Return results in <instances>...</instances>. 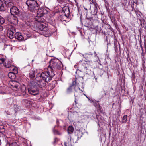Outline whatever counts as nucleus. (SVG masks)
<instances>
[{
    "mask_svg": "<svg viewBox=\"0 0 146 146\" xmlns=\"http://www.w3.org/2000/svg\"><path fill=\"white\" fill-rule=\"evenodd\" d=\"M9 85L12 88H15L14 90L17 93L15 94V96H25L26 94V86L15 81H13L9 82Z\"/></svg>",
    "mask_w": 146,
    "mask_h": 146,
    "instance_id": "f257e3e1",
    "label": "nucleus"
},
{
    "mask_svg": "<svg viewBox=\"0 0 146 146\" xmlns=\"http://www.w3.org/2000/svg\"><path fill=\"white\" fill-rule=\"evenodd\" d=\"M63 66V65L61 61L58 59H53L50 61V64L48 68V70L50 69L54 73V71L62 69Z\"/></svg>",
    "mask_w": 146,
    "mask_h": 146,
    "instance_id": "f03ea898",
    "label": "nucleus"
},
{
    "mask_svg": "<svg viewBox=\"0 0 146 146\" xmlns=\"http://www.w3.org/2000/svg\"><path fill=\"white\" fill-rule=\"evenodd\" d=\"M48 71L44 72L38 74V76L47 82H49L52 78L54 76V73L49 69Z\"/></svg>",
    "mask_w": 146,
    "mask_h": 146,
    "instance_id": "7ed1b4c3",
    "label": "nucleus"
},
{
    "mask_svg": "<svg viewBox=\"0 0 146 146\" xmlns=\"http://www.w3.org/2000/svg\"><path fill=\"white\" fill-rule=\"evenodd\" d=\"M26 3L28 7L29 10L31 12L37 11L38 9V5L35 1L27 0L26 1Z\"/></svg>",
    "mask_w": 146,
    "mask_h": 146,
    "instance_id": "20e7f679",
    "label": "nucleus"
},
{
    "mask_svg": "<svg viewBox=\"0 0 146 146\" xmlns=\"http://www.w3.org/2000/svg\"><path fill=\"white\" fill-rule=\"evenodd\" d=\"M37 11V15L35 17L36 21H41L42 17L46 14L48 13V11L44 7L38 9Z\"/></svg>",
    "mask_w": 146,
    "mask_h": 146,
    "instance_id": "39448f33",
    "label": "nucleus"
},
{
    "mask_svg": "<svg viewBox=\"0 0 146 146\" xmlns=\"http://www.w3.org/2000/svg\"><path fill=\"white\" fill-rule=\"evenodd\" d=\"M41 21H36L37 22L35 24L36 27L37 29H38L41 31H46L47 30V27L46 24L43 22V20L42 19Z\"/></svg>",
    "mask_w": 146,
    "mask_h": 146,
    "instance_id": "423d86ee",
    "label": "nucleus"
},
{
    "mask_svg": "<svg viewBox=\"0 0 146 146\" xmlns=\"http://www.w3.org/2000/svg\"><path fill=\"white\" fill-rule=\"evenodd\" d=\"M36 82H35V83H36L37 86L40 87L45 86L47 82L41 78V77L38 76V74L37 75L36 79Z\"/></svg>",
    "mask_w": 146,
    "mask_h": 146,
    "instance_id": "0eeeda50",
    "label": "nucleus"
},
{
    "mask_svg": "<svg viewBox=\"0 0 146 146\" xmlns=\"http://www.w3.org/2000/svg\"><path fill=\"white\" fill-rule=\"evenodd\" d=\"M72 88L75 89V92H74V96L75 97H76L78 95V92L80 90V89L77 86L75 87L74 85H72L67 89V92L68 93L72 91Z\"/></svg>",
    "mask_w": 146,
    "mask_h": 146,
    "instance_id": "6e6552de",
    "label": "nucleus"
},
{
    "mask_svg": "<svg viewBox=\"0 0 146 146\" xmlns=\"http://www.w3.org/2000/svg\"><path fill=\"white\" fill-rule=\"evenodd\" d=\"M5 143V146H17V143L11 140L9 138H8L7 140H6Z\"/></svg>",
    "mask_w": 146,
    "mask_h": 146,
    "instance_id": "1a4fd4ad",
    "label": "nucleus"
},
{
    "mask_svg": "<svg viewBox=\"0 0 146 146\" xmlns=\"http://www.w3.org/2000/svg\"><path fill=\"white\" fill-rule=\"evenodd\" d=\"M10 12L12 15H18L19 14V11L18 8L14 6H13L10 9Z\"/></svg>",
    "mask_w": 146,
    "mask_h": 146,
    "instance_id": "9d476101",
    "label": "nucleus"
},
{
    "mask_svg": "<svg viewBox=\"0 0 146 146\" xmlns=\"http://www.w3.org/2000/svg\"><path fill=\"white\" fill-rule=\"evenodd\" d=\"M15 32V28H12L8 31L7 33V36L11 39L13 38L14 37L13 34Z\"/></svg>",
    "mask_w": 146,
    "mask_h": 146,
    "instance_id": "9b49d317",
    "label": "nucleus"
},
{
    "mask_svg": "<svg viewBox=\"0 0 146 146\" xmlns=\"http://www.w3.org/2000/svg\"><path fill=\"white\" fill-rule=\"evenodd\" d=\"M8 20L11 23H13L15 25L18 23L17 18L15 16H13L11 17L10 18H8Z\"/></svg>",
    "mask_w": 146,
    "mask_h": 146,
    "instance_id": "f8f14e48",
    "label": "nucleus"
},
{
    "mask_svg": "<svg viewBox=\"0 0 146 146\" xmlns=\"http://www.w3.org/2000/svg\"><path fill=\"white\" fill-rule=\"evenodd\" d=\"M62 10L63 12L64 13L66 17L69 16L70 13L69 7H64L62 8Z\"/></svg>",
    "mask_w": 146,
    "mask_h": 146,
    "instance_id": "ddd939ff",
    "label": "nucleus"
},
{
    "mask_svg": "<svg viewBox=\"0 0 146 146\" xmlns=\"http://www.w3.org/2000/svg\"><path fill=\"white\" fill-rule=\"evenodd\" d=\"M14 37L19 40H21L24 38L21 33L19 32H16L15 34Z\"/></svg>",
    "mask_w": 146,
    "mask_h": 146,
    "instance_id": "4468645a",
    "label": "nucleus"
},
{
    "mask_svg": "<svg viewBox=\"0 0 146 146\" xmlns=\"http://www.w3.org/2000/svg\"><path fill=\"white\" fill-rule=\"evenodd\" d=\"M5 4L6 5L7 7H10L11 6H12L13 5L11 0H3Z\"/></svg>",
    "mask_w": 146,
    "mask_h": 146,
    "instance_id": "2eb2a0df",
    "label": "nucleus"
},
{
    "mask_svg": "<svg viewBox=\"0 0 146 146\" xmlns=\"http://www.w3.org/2000/svg\"><path fill=\"white\" fill-rule=\"evenodd\" d=\"M80 55L81 56L82 55L83 57L85 58L88 59L92 56V54L90 53H85L84 54H80Z\"/></svg>",
    "mask_w": 146,
    "mask_h": 146,
    "instance_id": "dca6fc26",
    "label": "nucleus"
},
{
    "mask_svg": "<svg viewBox=\"0 0 146 146\" xmlns=\"http://www.w3.org/2000/svg\"><path fill=\"white\" fill-rule=\"evenodd\" d=\"M106 95V92L103 90L100 91L99 93V98L101 99Z\"/></svg>",
    "mask_w": 146,
    "mask_h": 146,
    "instance_id": "f3484780",
    "label": "nucleus"
},
{
    "mask_svg": "<svg viewBox=\"0 0 146 146\" xmlns=\"http://www.w3.org/2000/svg\"><path fill=\"white\" fill-rule=\"evenodd\" d=\"M4 66L5 68H7L11 67V62L10 61L5 62L4 64Z\"/></svg>",
    "mask_w": 146,
    "mask_h": 146,
    "instance_id": "a211bd4d",
    "label": "nucleus"
},
{
    "mask_svg": "<svg viewBox=\"0 0 146 146\" xmlns=\"http://www.w3.org/2000/svg\"><path fill=\"white\" fill-rule=\"evenodd\" d=\"M8 76L9 78L11 79H13L15 78L16 77L15 73L12 72H9L8 74Z\"/></svg>",
    "mask_w": 146,
    "mask_h": 146,
    "instance_id": "6ab92c4d",
    "label": "nucleus"
},
{
    "mask_svg": "<svg viewBox=\"0 0 146 146\" xmlns=\"http://www.w3.org/2000/svg\"><path fill=\"white\" fill-rule=\"evenodd\" d=\"M74 131V128L72 126H69L68 129V134H72Z\"/></svg>",
    "mask_w": 146,
    "mask_h": 146,
    "instance_id": "aec40b11",
    "label": "nucleus"
},
{
    "mask_svg": "<svg viewBox=\"0 0 146 146\" xmlns=\"http://www.w3.org/2000/svg\"><path fill=\"white\" fill-rule=\"evenodd\" d=\"M3 3L1 0H0V10L4 11L5 9L3 6Z\"/></svg>",
    "mask_w": 146,
    "mask_h": 146,
    "instance_id": "412c9836",
    "label": "nucleus"
},
{
    "mask_svg": "<svg viewBox=\"0 0 146 146\" xmlns=\"http://www.w3.org/2000/svg\"><path fill=\"white\" fill-rule=\"evenodd\" d=\"M127 120V115H124L122 121V123H126Z\"/></svg>",
    "mask_w": 146,
    "mask_h": 146,
    "instance_id": "4be33fe9",
    "label": "nucleus"
},
{
    "mask_svg": "<svg viewBox=\"0 0 146 146\" xmlns=\"http://www.w3.org/2000/svg\"><path fill=\"white\" fill-rule=\"evenodd\" d=\"M29 76L31 78L33 79L35 77V76L34 72L33 71L30 72L29 73Z\"/></svg>",
    "mask_w": 146,
    "mask_h": 146,
    "instance_id": "5701e85b",
    "label": "nucleus"
},
{
    "mask_svg": "<svg viewBox=\"0 0 146 146\" xmlns=\"http://www.w3.org/2000/svg\"><path fill=\"white\" fill-rule=\"evenodd\" d=\"M91 114L88 112H86L84 113V116L85 118H88L91 116Z\"/></svg>",
    "mask_w": 146,
    "mask_h": 146,
    "instance_id": "b1692460",
    "label": "nucleus"
},
{
    "mask_svg": "<svg viewBox=\"0 0 146 146\" xmlns=\"http://www.w3.org/2000/svg\"><path fill=\"white\" fill-rule=\"evenodd\" d=\"M4 19L0 15V24H3L4 23Z\"/></svg>",
    "mask_w": 146,
    "mask_h": 146,
    "instance_id": "393cba45",
    "label": "nucleus"
},
{
    "mask_svg": "<svg viewBox=\"0 0 146 146\" xmlns=\"http://www.w3.org/2000/svg\"><path fill=\"white\" fill-rule=\"evenodd\" d=\"M31 94H33L34 96L38 94L39 93V92L38 90H36V91L35 92H32V91H31Z\"/></svg>",
    "mask_w": 146,
    "mask_h": 146,
    "instance_id": "a878e982",
    "label": "nucleus"
},
{
    "mask_svg": "<svg viewBox=\"0 0 146 146\" xmlns=\"http://www.w3.org/2000/svg\"><path fill=\"white\" fill-rule=\"evenodd\" d=\"M25 23L29 26H32V23L31 22L27 21H25Z\"/></svg>",
    "mask_w": 146,
    "mask_h": 146,
    "instance_id": "bb28decb",
    "label": "nucleus"
},
{
    "mask_svg": "<svg viewBox=\"0 0 146 146\" xmlns=\"http://www.w3.org/2000/svg\"><path fill=\"white\" fill-rule=\"evenodd\" d=\"M5 112L8 115H11L12 114V111L10 110L6 111Z\"/></svg>",
    "mask_w": 146,
    "mask_h": 146,
    "instance_id": "cd10ccee",
    "label": "nucleus"
},
{
    "mask_svg": "<svg viewBox=\"0 0 146 146\" xmlns=\"http://www.w3.org/2000/svg\"><path fill=\"white\" fill-rule=\"evenodd\" d=\"M81 132L80 131H78L77 132V134H76L75 135V138H74L76 139V141H78V139L79 136L78 135V134H80Z\"/></svg>",
    "mask_w": 146,
    "mask_h": 146,
    "instance_id": "c85d7f7f",
    "label": "nucleus"
},
{
    "mask_svg": "<svg viewBox=\"0 0 146 146\" xmlns=\"http://www.w3.org/2000/svg\"><path fill=\"white\" fill-rule=\"evenodd\" d=\"M53 132L54 134L59 135V133L58 131L56 129H53Z\"/></svg>",
    "mask_w": 146,
    "mask_h": 146,
    "instance_id": "c756f323",
    "label": "nucleus"
},
{
    "mask_svg": "<svg viewBox=\"0 0 146 146\" xmlns=\"http://www.w3.org/2000/svg\"><path fill=\"white\" fill-rule=\"evenodd\" d=\"M135 74L134 72L132 73V74L131 75V80L132 81L134 80H135Z\"/></svg>",
    "mask_w": 146,
    "mask_h": 146,
    "instance_id": "7c9ffc66",
    "label": "nucleus"
},
{
    "mask_svg": "<svg viewBox=\"0 0 146 146\" xmlns=\"http://www.w3.org/2000/svg\"><path fill=\"white\" fill-rule=\"evenodd\" d=\"M13 101V99L11 98H9L7 100V102H9V104L10 105L12 104Z\"/></svg>",
    "mask_w": 146,
    "mask_h": 146,
    "instance_id": "2f4dec72",
    "label": "nucleus"
},
{
    "mask_svg": "<svg viewBox=\"0 0 146 146\" xmlns=\"http://www.w3.org/2000/svg\"><path fill=\"white\" fill-rule=\"evenodd\" d=\"M5 61V59L3 58L0 59V64H2Z\"/></svg>",
    "mask_w": 146,
    "mask_h": 146,
    "instance_id": "473e14b6",
    "label": "nucleus"
},
{
    "mask_svg": "<svg viewBox=\"0 0 146 146\" xmlns=\"http://www.w3.org/2000/svg\"><path fill=\"white\" fill-rule=\"evenodd\" d=\"M36 90H34L33 89H28V92L30 94H31V91H32V92H35Z\"/></svg>",
    "mask_w": 146,
    "mask_h": 146,
    "instance_id": "72a5a7b5",
    "label": "nucleus"
},
{
    "mask_svg": "<svg viewBox=\"0 0 146 146\" xmlns=\"http://www.w3.org/2000/svg\"><path fill=\"white\" fill-rule=\"evenodd\" d=\"M3 27L1 25H0V32L3 31Z\"/></svg>",
    "mask_w": 146,
    "mask_h": 146,
    "instance_id": "f704fd0d",
    "label": "nucleus"
},
{
    "mask_svg": "<svg viewBox=\"0 0 146 146\" xmlns=\"http://www.w3.org/2000/svg\"><path fill=\"white\" fill-rule=\"evenodd\" d=\"M134 3L137 5L138 4V1L137 0H135V1H134Z\"/></svg>",
    "mask_w": 146,
    "mask_h": 146,
    "instance_id": "c9c22d12",
    "label": "nucleus"
},
{
    "mask_svg": "<svg viewBox=\"0 0 146 146\" xmlns=\"http://www.w3.org/2000/svg\"><path fill=\"white\" fill-rule=\"evenodd\" d=\"M86 72L87 73V74H90L91 73V72H89V70L87 69L86 70Z\"/></svg>",
    "mask_w": 146,
    "mask_h": 146,
    "instance_id": "e433bc0d",
    "label": "nucleus"
},
{
    "mask_svg": "<svg viewBox=\"0 0 146 146\" xmlns=\"http://www.w3.org/2000/svg\"><path fill=\"white\" fill-rule=\"evenodd\" d=\"M144 46H145V52H146V44H145V42H144Z\"/></svg>",
    "mask_w": 146,
    "mask_h": 146,
    "instance_id": "4c0bfd02",
    "label": "nucleus"
},
{
    "mask_svg": "<svg viewBox=\"0 0 146 146\" xmlns=\"http://www.w3.org/2000/svg\"><path fill=\"white\" fill-rule=\"evenodd\" d=\"M13 71H14L15 72H17V69H16L13 68Z\"/></svg>",
    "mask_w": 146,
    "mask_h": 146,
    "instance_id": "58836bf2",
    "label": "nucleus"
},
{
    "mask_svg": "<svg viewBox=\"0 0 146 146\" xmlns=\"http://www.w3.org/2000/svg\"><path fill=\"white\" fill-rule=\"evenodd\" d=\"M64 145L65 146H67V143H66L65 142H64Z\"/></svg>",
    "mask_w": 146,
    "mask_h": 146,
    "instance_id": "ea45409f",
    "label": "nucleus"
},
{
    "mask_svg": "<svg viewBox=\"0 0 146 146\" xmlns=\"http://www.w3.org/2000/svg\"><path fill=\"white\" fill-rule=\"evenodd\" d=\"M56 141H58V139L57 138L55 139L54 142H56Z\"/></svg>",
    "mask_w": 146,
    "mask_h": 146,
    "instance_id": "a19ab883",
    "label": "nucleus"
},
{
    "mask_svg": "<svg viewBox=\"0 0 146 146\" xmlns=\"http://www.w3.org/2000/svg\"><path fill=\"white\" fill-rule=\"evenodd\" d=\"M74 66L75 68H76V67H77V65H74Z\"/></svg>",
    "mask_w": 146,
    "mask_h": 146,
    "instance_id": "79ce46f5",
    "label": "nucleus"
},
{
    "mask_svg": "<svg viewBox=\"0 0 146 146\" xmlns=\"http://www.w3.org/2000/svg\"><path fill=\"white\" fill-rule=\"evenodd\" d=\"M34 61V60H32V62H33V61Z\"/></svg>",
    "mask_w": 146,
    "mask_h": 146,
    "instance_id": "37998d69",
    "label": "nucleus"
},
{
    "mask_svg": "<svg viewBox=\"0 0 146 146\" xmlns=\"http://www.w3.org/2000/svg\"><path fill=\"white\" fill-rule=\"evenodd\" d=\"M28 65H29V63H28Z\"/></svg>",
    "mask_w": 146,
    "mask_h": 146,
    "instance_id": "c03bdc74",
    "label": "nucleus"
},
{
    "mask_svg": "<svg viewBox=\"0 0 146 146\" xmlns=\"http://www.w3.org/2000/svg\"><path fill=\"white\" fill-rule=\"evenodd\" d=\"M95 79H96H96H97V78H95Z\"/></svg>",
    "mask_w": 146,
    "mask_h": 146,
    "instance_id": "a18cd8bd",
    "label": "nucleus"
}]
</instances>
